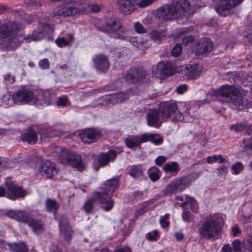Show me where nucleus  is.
Returning <instances> with one entry per match:
<instances>
[{
    "label": "nucleus",
    "instance_id": "3",
    "mask_svg": "<svg viewBox=\"0 0 252 252\" xmlns=\"http://www.w3.org/2000/svg\"><path fill=\"white\" fill-rule=\"evenodd\" d=\"M221 218L218 214H209L204 217L198 233L200 238L206 240H216L221 233L220 222Z\"/></svg>",
    "mask_w": 252,
    "mask_h": 252
},
{
    "label": "nucleus",
    "instance_id": "41",
    "mask_svg": "<svg viewBox=\"0 0 252 252\" xmlns=\"http://www.w3.org/2000/svg\"><path fill=\"white\" fill-rule=\"evenodd\" d=\"M46 206L48 211H54L57 209V205L55 201L50 199L46 201Z\"/></svg>",
    "mask_w": 252,
    "mask_h": 252
},
{
    "label": "nucleus",
    "instance_id": "60",
    "mask_svg": "<svg viewBox=\"0 0 252 252\" xmlns=\"http://www.w3.org/2000/svg\"><path fill=\"white\" fill-rule=\"evenodd\" d=\"M4 80L9 84H12L15 82V78L14 76H11L10 74H6L4 76Z\"/></svg>",
    "mask_w": 252,
    "mask_h": 252
},
{
    "label": "nucleus",
    "instance_id": "63",
    "mask_svg": "<svg viewBox=\"0 0 252 252\" xmlns=\"http://www.w3.org/2000/svg\"><path fill=\"white\" fill-rule=\"evenodd\" d=\"M114 252H131L129 247H125L116 249Z\"/></svg>",
    "mask_w": 252,
    "mask_h": 252
},
{
    "label": "nucleus",
    "instance_id": "29",
    "mask_svg": "<svg viewBox=\"0 0 252 252\" xmlns=\"http://www.w3.org/2000/svg\"><path fill=\"white\" fill-rule=\"evenodd\" d=\"M94 192L92 195V198L86 201L83 206V209L87 213H90L92 211L94 207V204L95 203L105 205V202H100L97 201L96 199H94Z\"/></svg>",
    "mask_w": 252,
    "mask_h": 252
},
{
    "label": "nucleus",
    "instance_id": "45",
    "mask_svg": "<svg viewBox=\"0 0 252 252\" xmlns=\"http://www.w3.org/2000/svg\"><path fill=\"white\" fill-rule=\"evenodd\" d=\"M245 251L244 252H252V236L244 242Z\"/></svg>",
    "mask_w": 252,
    "mask_h": 252
},
{
    "label": "nucleus",
    "instance_id": "53",
    "mask_svg": "<svg viewBox=\"0 0 252 252\" xmlns=\"http://www.w3.org/2000/svg\"><path fill=\"white\" fill-rule=\"evenodd\" d=\"M38 132L40 134V138L41 139L45 138L46 136H53L52 135L47 133V129L46 128H40L38 129Z\"/></svg>",
    "mask_w": 252,
    "mask_h": 252
},
{
    "label": "nucleus",
    "instance_id": "42",
    "mask_svg": "<svg viewBox=\"0 0 252 252\" xmlns=\"http://www.w3.org/2000/svg\"><path fill=\"white\" fill-rule=\"evenodd\" d=\"M134 29L136 32L139 34L145 33L146 32V30L143 25L139 22L135 23Z\"/></svg>",
    "mask_w": 252,
    "mask_h": 252
},
{
    "label": "nucleus",
    "instance_id": "27",
    "mask_svg": "<svg viewBox=\"0 0 252 252\" xmlns=\"http://www.w3.org/2000/svg\"><path fill=\"white\" fill-rule=\"evenodd\" d=\"M121 28V25L118 20H112L100 29V30L107 33L116 32Z\"/></svg>",
    "mask_w": 252,
    "mask_h": 252
},
{
    "label": "nucleus",
    "instance_id": "64",
    "mask_svg": "<svg viewBox=\"0 0 252 252\" xmlns=\"http://www.w3.org/2000/svg\"><path fill=\"white\" fill-rule=\"evenodd\" d=\"M222 252H232V249L229 244L224 245L222 249Z\"/></svg>",
    "mask_w": 252,
    "mask_h": 252
},
{
    "label": "nucleus",
    "instance_id": "39",
    "mask_svg": "<svg viewBox=\"0 0 252 252\" xmlns=\"http://www.w3.org/2000/svg\"><path fill=\"white\" fill-rule=\"evenodd\" d=\"M58 106L65 107L70 105L68 98L66 95H63L58 98L57 102Z\"/></svg>",
    "mask_w": 252,
    "mask_h": 252
},
{
    "label": "nucleus",
    "instance_id": "7",
    "mask_svg": "<svg viewBox=\"0 0 252 252\" xmlns=\"http://www.w3.org/2000/svg\"><path fill=\"white\" fill-rule=\"evenodd\" d=\"M13 101L17 104H31L38 106L40 105L35 97L33 92L29 89L22 88L15 92L12 97ZM50 99L45 100L42 105H50L52 104Z\"/></svg>",
    "mask_w": 252,
    "mask_h": 252
},
{
    "label": "nucleus",
    "instance_id": "17",
    "mask_svg": "<svg viewBox=\"0 0 252 252\" xmlns=\"http://www.w3.org/2000/svg\"><path fill=\"white\" fill-rule=\"evenodd\" d=\"M165 114L160 111H150L147 116L148 125L156 127H159L163 120L166 119Z\"/></svg>",
    "mask_w": 252,
    "mask_h": 252
},
{
    "label": "nucleus",
    "instance_id": "8",
    "mask_svg": "<svg viewBox=\"0 0 252 252\" xmlns=\"http://www.w3.org/2000/svg\"><path fill=\"white\" fill-rule=\"evenodd\" d=\"M6 215L12 219L28 224L34 232L38 233L43 229V223L41 221L32 219L29 215L23 211L11 210L6 213Z\"/></svg>",
    "mask_w": 252,
    "mask_h": 252
},
{
    "label": "nucleus",
    "instance_id": "59",
    "mask_svg": "<svg viewBox=\"0 0 252 252\" xmlns=\"http://www.w3.org/2000/svg\"><path fill=\"white\" fill-rule=\"evenodd\" d=\"M193 40L194 38L192 36L189 35L183 38L182 42L184 44L187 45L193 42Z\"/></svg>",
    "mask_w": 252,
    "mask_h": 252
},
{
    "label": "nucleus",
    "instance_id": "19",
    "mask_svg": "<svg viewBox=\"0 0 252 252\" xmlns=\"http://www.w3.org/2000/svg\"><path fill=\"white\" fill-rule=\"evenodd\" d=\"M213 42L208 38H204L196 45L195 52L198 55H206L213 50Z\"/></svg>",
    "mask_w": 252,
    "mask_h": 252
},
{
    "label": "nucleus",
    "instance_id": "50",
    "mask_svg": "<svg viewBox=\"0 0 252 252\" xmlns=\"http://www.w3.org/2000/svg\"><path fill=\"white\" fill-rule=\"evenodd\" d=\"M39 66L42 69H48L50 67V63L47 59H43L39 62Z\"/></svg>",
    "mask_w": 252,
    "mask_h": 252
},
{
    "label": "nucleus",
    "instance_id": "48",
    "mask_svg": "<svg viewBox=\"0 0 252 252\" xmlns=\"http://www.w3.org/2000/svg\"><path fill=\"white\" fill-rule=\"evenodd\" d=\"M147 238L148 240L150 241H156L158 237V233L157 230H154L147 233Z\"/></svg>",
    "mask_w": 252,
    "mask_h": 252
},
{
    "label": "nucleus",
    "instance_id": "52",
    "mask_svg": "<svg viewBox=\"0 0 252 252\" xmlns=\"http://www.w3.org/2000/svg\"><path fill=\"white\" fill-rule=\"evenodd\" d=\"M183 220L186 222H190L191 220V213L188 211H184L182 214Z\"/></svg>",
    "mask_w": 252,
    "mask_h": 252
},
{
    "label": "nucleus",
    "instance_id": "35",
    "mask_svg": "<svg viewBox=\"0 0 252 252\" xmlns=\"http://www.w3.org/2000/svg\"><path fill=\"white\" fill-rule=\"evenodd\" d=\"M163 169L166 172L177 174L180 170V168L177 162L172 161L166 163L164 166Z\"/></svg>",
    "mask_w": 252,
    "mask_h": 252
},
{
    "label": "nucleus",
    "instance_id": "40",
    "mask_svg": "<svg viewBox=\"0 0 252 252\" xmlns=\"http://www.w3.org/2000/svg\"><path fill=\"white\" fill-rule=\"evenodd\" d=\"M140 7H145L151 4L155 0H132Z\"/></svg>",
    "mask_w": 252,
    "mask_h": 252
},
{
    "label": "nucleus",
    "instance_id": "54",
    "mask_svg": "<svg viewBox=\"0 0 252 252\" xmlns=\"http://www.w3.org/2000/svg\"><path fill=\"white\" fill-rule=\"evenodd\" d=\"M56 43L59 47H61L66 46L69 43V42L65 40L63 37L57 39L56 40Z\"/></svg>",
    "mask_w": 252,
    "mask_h": 252
},
{
    "label": "nucleus",
    "instance_id": "58",
    "mask_svg": "<svg viewBox=\"0 0 252 252\" xmlns=\"http://www.w3.org/2000/svg\"><path fill=\"white\" fill-rule=\"evenodd\" d=\"M88 6L91 11L94 12H98L100 10V6L97 4H92L89 5Z\"/></svg>",
    "mask_w": 252,
    "mask_h": 252
},
{
    "label": "nucleus",
    "instance_id": "5",
    "mask_svg": "<svg viewBox=\"0 0 252 252\" xmlns=\"http://www.w3.org/2000/svg\"><path fill=\"white\" fill-rule=\"evenodd\" d=\"M220 101L234 103L236 105L243 104V98L239 90L235 87L224 85L220 87L212 94Z\"/></svg>",
    "mask_w": 252,
    "mask_h": 252
},
{
    "label": "nucleus",
    "instance_id": "23",
    "mask_svg": "<svg viewBox=\"0 0 252 252\" xmlns=\"http://www.w3.org/2000/svg\"><path fill=\"white\" fill-rule=\"evenodd\" d=\"M117 154L118 152L115 150H109L107 153H101L97 156L98 162L102 166L106 165L108 162L115 159Z\"/></svg>",
    "mask_w": 252,
    "mask_h": 252
},
{
    "label": "nucleus",
    "instance_id": "56",
    "mask_svg": "<svg viewBox=\"0 0 252 252\" xmlns=\"http://www.w3.org/2000/svg\"><path fill=\"white\" fill-rule=\"evenodd\" d=\"M25 4L27 6L33 5L39 6L40 5V2L36 0H25Z\"/></svg>",
    "mask_w": 252,
    "mask_h": 252
},
{
    "label": "nucleus",
    "instance_id": "44",
    "mask_svg": "<svg viewBox=\"0 0 252 252\" xmlns=\"http://www.w3.org/2000/svg\"><path fill=\"white\" fill-rule=\"evenodd\" d=\"M182 52V47L181 44H177L172 50L171 54L173 56L178 57Z\"/></svg>",
    "mask_w": 252,
    "mask_h": 252
},
{
    "label": "nucleus",
    "instance_id": "10",
    "mask_svg": "<svg viewBox=\"0 0 252 252\" xmlns=\"http://www.w3.org/2000/svg\"><path fill=\"white\" fill-rule=\"evenodd\" d=\"M85 7L82 9L77 8L75 6H73L71 3H69L55 8L53 13V15L55 16H57L64 18L70 16H76L81 11L85 10Z\"/></svg>",
    "mask_w": 252,
    "mask_h": 252
},
{
    "label": "nucleus",
    "instance_id": "25",
    "mask_svg": "<svg viewBox=\"0 0 252 252\" xmlns=\"http://www.w3.org/2000/svg\"><path fill=\"white\" fill-rule=\"evenodd\" d=\"M21 139L30 144H35L37 140L36 131L33 128H30L27 132L23 133L21 135Z\"/></svg>",
    "mask_w": 252,
    "mask_h": 252
},
{
    "label": "nucleus",
    "instance_id": "49",
    "mask_svg": "<svg viewBox=\"0 0 252 252\" xmlns=\"http://www.w3.org/2000/svg\"><path fill=\"white\" fill-rule=\"evenodd\" d=\"M242 143L245 148L252 150V137L245 138Z\"/></svg>",
    "mask_w": 252,
    "mask_h": 252
},
{
    "label": "nucleus",
    "instance_id": "18",
    "mask_svg": "<svg viewBox=\"0 0 252 252\" xmlns=\"http://www.w3.org/2000/svg\"><path fill=\"white\" fill-rule=\"evenodd\" d=\"M94 67L97 70L104 72L109 67V62L107 57L104 54H98L93 59Z\"/></svg>",
    "mask_w": 252,
    "mask_h": 252
},
{
    "label": "nucleus",
    "instance_id": "32",
    "mask_svg": "<svg viewBox=\"0 0 252 252\" xmlns=\"http://www.w3.org/2000/svg\"><path fill=\"white\" fill-rule=\"evenodd\" d=\"M143 169L140 165H134L130 167L129 175L134 178H141L143 176Z\"/></svg>",
    "mask_w": 252,
    "mask_h": 252
},
{
    "label": "nucleus",
    "instance_id": "11",
    "mask_svg": "<svg viewBox=\"0 0 252 252\" xmlns=\"http://www.w3.org/2000/svg\"><path fill=\"white\" fill-rule=\"evenodd\" d=\"M189 185L186 178L176 179L166 187L164 192L166 194H175L183 191Z\"/></svg>",
    "mask_w": 252,
    "mask_h": 252
},
{
    "label": "nucleus",
    "instance_id": "12",
    "mask_svg": "<svg viewBox=\"0 0 252 252\" xmlns=\"http://www.w3.org/2000/svg\"><path fill=\"white\" fill-rule=\"evenodd\" d=\"M6 185L7 188V197L10 199L15 200L23 197L28 193L26 190L16 186L11 181H6Z\"/></svg>",
    "mask_w": 252,
    "mask_h": 252
},
{
    "label": "nucleus",
    "instance_id": "34",
    "mask_svg": "<svg viewBox=\"0 0 252 252\" xmlns=\"http://www.w3.org/2000/svg\"><path fill=\"white\" fill-rule=\"evenodd\" d=\"M162 110H177L178 109L177 103L174 101L162 102L159 105Z\"/></svg>",
    "mask_w": 252,
    "mask_h": 252
},
{
    "label": "nucleus",
    "instance_id": "4",
    "mask_svg": "<svg viewBox=\"0 0 252 252\" xmlns=\"http://www.w3.org/2000/svg\"><path fill=\"white\" fill-rule=\"evenodd\" d=\"M119 186L118 178H113L107 180L102 185L100 191L94 192V199L100 202H105L104 210L105 211H109L113 207L114 202L111 196Z\"/></svg>",
    "mask_w": 252,
    "mask_h": 252
},
{
    "label": "nucleus",
    "instance_id": "47",
    "mask_svg": "<svg viewBox=\"0 0 252 252\" xmlns=\"http://www.w3.org/2000/svg\"><path fill=\"white\" fill-rule=\"evenodd\" d=\"M169 218V214H165L164 216L160 218L159 220V223L162 227H166L169 224L168 221Z\"/></svg>",
    "mask_w": 252,
    "mask_h": 252
},
{
    "label": "nucleus",
    "instance_id": "37",
    "mask_svg": "<svg viewBox=\"0 0 252 252\" xmlns=\"http://www.w3.org/2000/svg\"><path fill=\"white\" fill-rule=\"evenodd\" d=\"M155 134L152 133H145L141 135H137V138L139 141V144L150 141L153 139Z\"/></svg>",
    "mask_w": 252,
    "mask_h": 252
},
{
    "label": "nucleus",
    "instance_id": "55",
    "mask_svg": "<svg viewBox=\"0 0 252 252\" xmlns=\"http://www.w3.org/2000/svg\"><path fill=\"white\" fill-rule=\"evenodd\" d=\"M166 158L164 156H158L155 159L156 164L158 166L161 165L166 161Z\"/></svg>",
    "mask_w": 252,
    "mask_h": 252
},
{
    "label": "nucleus",
    "instance_id": "21",
    "mask_svg": "<svg viewBox=\"0 0 252 252\" xmlns=\"http://www.w3.org/2000/svg\"><path fill=\"white\" fill-rule=\"evenodd\" d=\"M52 29L50 26L47 23L43 25L42 29L40 28H38L37 29L34 30L30 37H25V39L27 42L30 41H38L43 38L45 33L52 31Z\"/></svg>",
    "mask_w": 252,
    "mask_h": 252
},
{
    "label": "nucleus",
    "instance_id": "2",
    "mask_svg": "<svg viewBox=\"0 0 252 252\" xmlns=\"http://www.w3.org/2000/svg\"><path fill=\"white\" fill-rule=\"evenodd\" d=\"M190 7L188 0H173L171 3L163 5L158 9L157 16L163 21L171 20L183 16Z\"/></svg>",
    "mask_w": 252,
    "mask_h": 252
},
{
    "label": "nucleus",
    "instance_id": "36",
    "mask_svg": "<svg viewBox=\"0 0 252 252\" xmlns=\"http://www.w3.org/2000/svg\"><path fill=\"white\" fill-rule=\"evenodd\" d=\"M149 177L153 181H156L159 179L160 170L156 167H153L149 170Z\"/></svg>",
    "mask_w": 252,
    "mask_h": 252
},
{
    "label": "nucleus",
    "instance_id": "13",
    "mask_svg": "<svg viewBox=\"0 0 252 252\" xmlns=\"http://www.w3.org/2000/svg\"><path fill=\"white\" fill-rule=\"evenodd\" d=\"M202 67L197 64H186L180 67L181 73L187 76V78L195 79L200 74Z\"/></svg>",
    "mask_w": 252,
    "mask_h": 252
},
{
    "label": "nucleus",
    "instance_id": "1",
    "mask_svg": "<svg viewBox=\"0 0 252 252\" xmlns=\"http://www.w3.org/2000/svg\"><path fill=\"white\" fill-rule=\"evenodd\" d=\"M21 24L14 21L2 24L0 21V38L3 39L2 46L6 50H12L19 46L23 37L19 33Z\"/></svg>",
    "mask_w": 252,
    "mask_h": 252
},
{
    "label": "nucleus",
    "instance_id": "33",
    "mask_svg": "<svg viewBox=\"0 0 252 252\" xmlns=\"http://www.w3.org/2000/svg\"><path fill=\"white\" fill-rule=\"evenodd\" d=\"M8 246L10 250L13 252H27L28 251V248L23 243L8 244Z\"/></svg>",
    "mask_w": 252,
    "mask_h": 252
},
{
    "label": "nucleus",
    "instance_id": "15",
    "mask_svg": "<svg viewBox=\"0 0 252 252\" xmlns=\"http://www.w3.org/2000/svg\"><path fill=\"white\" fill-rule=\"evenodd\" d=\"M145 76V72L142 69H131L125 75L126 81L129 84L141 82Z\"/></svg>",
    "mask_w": 252,
    "mask_h": 252
},
{
    "label": "nucleus",
    "instance_id": "46",
    "mask_svg": "<svg viewBox=\"0 0 252 252\" xmlns=\"http://www.w3.org/2000/svg\"><path fill=\"white\" fill-rule=\"evenodd\" d=\"M234 252H242L241 250V243L240 240L236 239L232 243Z\"/></svg>",
    "mask_w": 252,
    "mask_h": 252
},
{
    "label": "nucleus",
    "instance_id": "31",
    "mask_svg": "<svg viewBox=\"0 0 252 252\" xmlns=\"http://www.w3.org/2000/svg\"><path fill=\"white\" fill-rule=\"evenodd\" d=\"M126 146L131 149H135L140 146L136 136L130 135L125 139Z\"/></svg>",
    "mask_w": 252,
    "mask_h": 252
},
{
    "label": "nucleus",
    "instance_id": "62",
    "mask_svg": "<svg viewBox=\"0 0 252 252\" xmlns=\"http://www.w3.org/2000/svg\"><path fill=\"white\" fill-rule=\"evenodd\" d=\"M220 174L225 175L227 172V168L225 166L222 165L218 169Z\"/></svg>",
    "mask_w": 252,
    "mask_h": 252
},
{
    "label": "nucleus",
    "instance_id": "57",
    "mask_svg": "<svg viewBox=\"0 0 252 252\" xmlns=\"http://www.w3.org/2000/svg\"><path fill=\"white\" fill-rule=\"evenodd\" d=\"M187 86L186 85H182L179 86L176 88V92L179 94H182L187 91Z\"/></svg>",
    "mask_w": 252,
    "mask_h": 252
},
{
    "label": "nucleus",
    "instance_id": "51",
    "mask_svg": "<svg viewBox=\"0 0 252 252\" xmlns=\"http://www.w3.org/2000/svg\"><path fill=\"white\" fill-rule=\"evenodd\" d=\"M245 126L242 124H237L231 126L230 129L236 132H241L245 129Z\"/></svg>",
    "mask_w": 252,
    "mask_h": 252
},
{
    "label": "nucleus",
    "instance_id": "14",
    "mask_svg": "<svg viewBox=\"0 0 252 252\" xmlns=\"http://www.w3.org/2000/svg\"><path fill=\"white\" fill-rule=\"evenodd\" d=\"M165 114V118L166 119H170L172 121H184L185 123L190 122L192 118L189 115L188 111H160Z\"/></svg>",
    "mask_w": 252,
    "mask_h": 252
},
{
    "label": "nucleus",
    "instance_id": "38",
    "mask_svg": "<svg viewBox=\"0 0 252 252\" xmlns=\"http://www.w3.org/2000/svg\"><path fill=\"white\" fill-rule=\"evenodd\" d=\"M206 161L207 163L209 164L217 161H219V163H222L224 162L225 160L221 155H220L208 156L206 158Z\"/></svg>",
    "mask_w": 252,
    "mask_h": 252
},
{
    "label": "nucleus",
    "instance_id": "16",
    "mask_svg": "<svg viewBox=\"0 0 252 252\" xmlns=\"http://www.w3.org/2000/svg\"><path fill=\"white\" fill-rule=\"evenodd\" d=\"M243 0H220L217 8V12L222 16H226L228 10L240 3Z\"/></svg>",
    "mask_w": 252,
    "mask_h": 252
},
{
    "label": "nucleus",
    "instance_id": "6",
    "mask_svg": "<svg viewBox=\"0 0 252 252\" xmlns=\"http://www.w3.org/2000/svg\"><path fill=\"white\" fill-rule=\"evenodd\" d=\"M56 152L60 153L59 159L61 163L71 165L79 171L85 169V165L82 162L79 155H75L69 150L63 149L60 147L56 148Z\"/></svg>",
    "mask_w": 252,
    "mask_h": 252
},
{
    "label": "nucleus",
    "instance_id": "30",
    "mask_svg": "<svg viewBox=\"0 0 252 252\" xmlns=\"http://www.w3.org/2000/svg\"><path fill=\"white\" fill-rule=\"evenodd\" d=\"M61 232L63 234L65 239L69 240L71 237V229L67 222L61 221L59 222Z\"/></svg>",
    "mask_w": 252,
    "mask_h": 252
},
{
    "label": "nucleus",
    "instance_id": "22",
    "mask_svg": "<svg viewBox=\"0 0 252 252\" xmlns=\"http://www.w3.org/2000/svg\"><path fill=\"white\" fill-rule=\"evenodd\" d=\"M132 0H117L119 10L124 14L128 15L135 8Z\"/></svg>",
    "mask_w": 252,
    "mask_h": 252
},
{
    "label": "nucleus",
    "instance_id": "61",
    "mask_svg": "<svg viewBox=\"0 0 252 252\" xmlns=\"http://www.w3.org/2000/svg\"><path fill=\"white\" fill-rule=\"evenodd\" d=\"M168 64V63L167 62H164V61L160 62L158 63V67H160L161 69L162 70V71L164 73H166V72H165L164 71L166 69V65H167Z\"/></svg>",
    "mask_w": 252,
    "mask_h": 252
},
{
    "label": "nucleus",
    "instance_id": "9",
    "mask_svg": "<svg viewBox=\"0 0 252 252\" xmlns=\"http://www.w3.org/2000/svg\"><path fill=\"white\" fill-rule=\"evenodd\" d=\"M37 172L41 176L47 179H52L58 174L59 169L55 163L46 160L39 164Z\"/></svg>",
    "mask_w": 252,
    "mask_h": 252
},
{
    "label": "nucleus",
    "instance_id": "26",
    "mask_svg": "<svg viewBox=\"0 0 252 252\" xmlns=\"http://www.w3.org/2000/svg\"><path fill=\"white\" fill-rule=\"evenodd\" d=\"M150 38L157 43H160L167 38V32L166 30H153L150 33Z\"/></svg>",
    "mask_w": 252,
    "mask_h": 252
},
{
    "label": "nucleus",
    "instance_id": "24",
    "mask_svg": "<svg viewBox=\"0 0 252 252\" xmlns=\"http://www.w3.org/2000/svg\"><path fill=\"white\" fill-rule=\"evenodd\" d=\"M128 97L127 94L123 92L117 94H113L104 96L103 98L105 101H108L109 103L115 104L117 103H120L127 99Z\"/></svg>",
    "mask_w": 252,
    "mask_h": 252
},
{
    "label": "nucleus",
    "instance_id": "28",
    "mask_svg": "<svg viewBox=\"0 0 252 252\" xmlns=\"http://www.w3.org/2000/svg\"><path fill=\"white\" fill-rule=\"evenodd\" d=\"M187 205L190 206V209L193 212L195 213L198 212V205L196 201L193 198L186 195L185 200L181 204V206L184 208Z\"/></svg>",
    "mask_w": 252,
    "mask_h": 252
},
{
    "label": "nucleus",
    "instance_id": "43",
    "mask_svg": "<svg viewBox=\"0 0 252 252\" xmlns=\"http://www.w3.org/2000/svg\"><path fill=\"white\" fill-rule=\"evenodd\" d=\"M232 173L235 175L238 174L243 169V166L241 162H237L232 166Z\"/></svg>",
    "mask_w": 252,
    "mask_h": 252
},
{
    "label": "nucleus",
    "instance_id": "20",
    "mask_svg": "<svg viewBox=\"0 0 252 252\" xmlns=\"http://www.w3.org/2000/svg\"><path fill=\"white\" fill-rule=\"evenodd\" d=\"M82 141L86 143L95 142L99 138L100 132L94 128H88L84 130L80 135Z\"/></svg>",
    "mask_w": 252,
    "mask_h": 252
}]
</instances>
